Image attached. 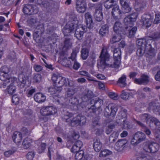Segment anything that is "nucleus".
Listing matches in <instances>:
<instances>
[{
  "label": "nucleus",
  "instance_id": "f257e3e1",
  "mask_svg": "<svg viewBox=\"0 0 160 160\" xmlns=\"http://www.w3.org/2000/svg\"><path fill=\"white\" fill-rule=\"evenodd\" d=\"M118 46L117 48L114 49L113 52L114 62L113 64L109 62V61L112 60L110 55L108 53L107 50L103 48L101 51V53L100 56V66L102 68H105V66L117 68L119 67L120 64V43H118Z\"/></svg>",
  "mask_w": 160,
  "mask_h": 160
},
{
  "label": "nucleus",
  "instance_id": "f03ea898",
  "mask_svg": "<svg viewBox=\"0 0 160 160\" xmlns=\"http://www.w3.org/2000/svg\"><path fill=\"white\" fill-rule=\"evenodd\" d=\"M151 38L139 39L136 41L138 49L136 52L137 55L139 56H142L144 53H146L151 56H154L156 54L154 49L151 48Z\"/></svg>",
  "mask_w": 160,
  "mask_h": 160
},
{
  "label": "nucleus",
  "instance_id": "7ed1b4c3",
  "mask_svg": "<svg viewBox=\"0 0 160 160\" xmlns=\"http://www.w3.org/2000/svg\"><path fill=\"white\" fill-rule=\"evenodd\" d=\"M10 72V68L6 66H2L0 68V79L4 82L2 86L3 88L6 87L10 83V80L12 79L9 74Z\"/></svg>",
  "mask_w": 160,
  "mask_h": 160
},
{
  "label": "nucleus",
  "instance_id": "20e7f679",
  "mask_svg": "<svg viewBox=\"0 0 160 160\" xmlns=\"http://www.w3.org/2000/svg\"><path fill=\"white\" fill-rule=\"evenodd\" d=\"M52 79L56 85L61 88V91L62 90V87L64 85L67 86L68 84L69 86H70L68 79L62 77L58 74H53L52 76Z\"/></svg>",
  "mask_w": 160,
  "mask_h": 160
},
{
  "label": "nucleus",
  "instance_id": "39448f33",
  "mask_svg": "<svg viewBox=\"0 0 160 160\" xmlns=\"http://www.w3.org/2000/svg\"><path fill=\"white\" fill-rule=\"evenodd\" d=\"M78 23L77 21H75L74 20L68 22L64 27L63 31L64 36H70L71 33L77 26Z\"/></svg>",
  "mask_w": 160,
  "mask_h": 160
},
{
  "label": "nucleus",
  "instance_id": "423d86ee",
  "mask_svg": "<svg viewBox=\"0 0 160 160\" xmlns=\"http://www.w3.org/2000/svg\"><path fill=\"white\" fill-rule=\"evenodd\" d=\"M146 138V135L144 133L140 132H138L133 135L131 140V143L134 146H136L145 141Z\"/></svg>",
  "mask_w": 160,
  "mask_h": 160
},
{
  "label": "nucleus",
  "instance_id": "0eeeda50",
  "mask_svg": "<svg viewBox=\"0 0 160 160\" xmlns=\"http://www.w3.org/2000/svg\"><path fill=\"white\" fill-rule=\"evenodd\" d=\"M22 12L25 15H31L38 13V10L36 5H33L32 4H25L23 7Z\"/></svg>",
  "mask_w": 160,
  "mask_h": 160
},
{
  "label": "nucleus",
  "instance_id": "6e6552de",
  "mask_svg": "<svg viewBox=\"0 0 160 160\" xmlns=\"http://www.w3.org/2000/svg\"><path fill=\"white\" fill-rule=\"evenodd\" d=\"M57 109L54 107L52 106L44 107L40 110L41 114L44 116L51 115L57 112Z\"/></svg>",
  "mask_w": 160,
  "mask_h": 160
},
{
  "label": "nucleus",
  "instance_id": "1a4fd4ad",
  "mask_svg": "<svg viewBox=\"0 0 160 160\" xmlns=\"http://www.w3.org/2000/svg\"><path fill=\"white\" fill-rule=\"evenodd\" d=\"M86 121V119L84 116H77L73 118L71 120L70 122L72 126H76L79 125L81 123L82 124H84Z\"/></svg>",
  "mask_w": 160,
  "mask_h": 160
},
{
  "label": "nucleus",
  "instance_id": "9d476101",
  "mask_svg": "<svg viewBox=\"0 0 160 160\" xmlns=\"http://www.w3.org/2000/svg\"><path fill=\"white\" fill-rule=\"evenodd\" d=\"M76 5V8L78 12L83 13L85 11L87 5L84 0H78Z\"/></svg>",
  "mask_w": 160,
  "mask_h": 160
},
{
  "label": "nucleus",
  "instance_id": "9b49d317",
  "mask_svg": "<svg viewBox=\"0 0 160 160\" xmlns=\"http://www.w3.org/2000/svg\"><path fill=\"white\" fill-rule=\"evenodd\" d=\"M137 30V28L135 27L133 28L132 27H127L124 31H122V33L126 35L129 38H132L134 36Z\"/></svg>",
  "mask_w": 160,
  "mask_h": 160
},
{
  "label": "nucleus",
  "instance_id": "f8f14e48",
  "mask_svg": "<svg viewBox=\"0 0 160 160\" xmlns=\"http://www.w3.org/2000/svg\"><path fill=\"white\" fill-rule=\"evenodd\" d=\"M159 147V145L158 144L152 143L145 146L143 149L146 152L155 153L158 150Z\"/></svg>",
  "mask_w": 160,
  "mask_h": 160
},
{
  "label": "nucleus",
  "instance_id": "ddd939ff",
  "mask_svg": "<svg viewBox=\"0 0 160 160\" xmlns=\"http://www.w3.org/2000/svg\"><path fill=\"white\" fill-rule=\"evenodd\" d=\"M94 97L92 92L88 89H86L82 93V99L83 102H87Z\"/></svg>",
  "mask_w": 160,
  "mask_h": 160
},
{
  "label": "nucleus",
  "instance_id": "4468645a",
  "mask_svg": "<svg viewBox=\"0 0 160 160\" xmlns=\"http://www.w3.org/2000/svg\"><path fill=\"white\" fill-rule=\"evenodd\" d=\"M134 6L136 11L139 12L146 7V2L142 0H135Z\"/></svg>",
  "mask_w": 160,
  "mask_h": 160
},
{
  "label": "nucleus",
  "instance_id": "2eb2a0df",
  "mask_svg": "<svg viewBox=\"0 0 160 160\" xmlns=\"http://www.w3.org/2000/svg\"><path fill=\"white\" fill-rule=\"evenodd\" d=\"M153 17L150 15H144L142 17L143 25L147 27H150L152 22Z\"/></svg>",
  "mask_w": 160,
  "mask_h": 160
},
{
  "label": "nucleus",
  "instance_id": "dca6fc26",
  "mask_svg": "<svg viewBox=\"0 0 160 160\" xmlns=\"http://www.w3.org/2000/svg\"><path fill=\"white\" fill-rule=\"evenodd\" d=\"M149 77L145 74L142 75L140 78H135L134 80V82L138 84H146L149 82Z\"/></svg>",
  "mask_w": 160,
  "mask_h": 160
},
{
  "label": "nucleus",
  "instance_id": "f3484780",
  "mask_svg": "<svg viewBox=\"0 0 160 160\" xmlns=\"http://www.w3.org/2000/svg\"><path fill=\"white\" fill-rule=\"evenodd\" d=\"M128 0H121V4L122 5L121 13H128L131 10V8L128 5Z\"/></svg>",
  "mask_w": 160,
  "mask_h": 160
},
{
  "label": "nucleus",
  "instance_id": "a211bd4d",
  "mask_svg": "<svg viewBox=\"0 0 160 160\" xmlns=\"http://www.w3.org/2000/svg\"><path fill=\"white\" fill-rule=\"evenodd\" d=\"M111 13L113 19L115 21L119 19V17L120 15V9L118 5H115L114 6L111 12Z\"/></svg>",
  "mask_w": 160,
  "mask_h": 160
},
{
  "label": "nucleus",
  "instance_id": "6ab92c4d",
  "mask_svg": "<svg viewBox=\"0 0 160 160\" xmlns=\"http://www.w3.org/2000/svg\"><path fill=\"white\" fill-rule=\"evenodd\" d=\"M103 102L102 99L99 98H97L91 100L90 103V105H92L95 107L100 108L103 104Z\"/></svg>",
  "mask_w": 160,
  "mask_h": 160
},
{
  "label": "nucleus",
  "instance_id": "aec40b11",
  "mask_svg": "<svg viewBox=\"0 0 160 160\" xmlns=\"http://www.w3.org/2000/svg\"><path fill=\"white\" fill-rule=\"evenodd\" d=\"M85 16L87 26L89 28H92L93 27L94 24L90 13L89 12H87L85 14Z\"/></svg>",
  "mask_w": 160,
  "mask_h": 160
},
{
  "label": "nucleus",
  "instance_id": "412c9836",
  "mask_svg": "<svg viewBox=\"0 0 160 160\" xmlns=\"http://www.w3.org/2000/svg\"><path fill=\"white\" fill-rule=\"evenodd\" d=\"M34 99L36 102L40 103L45 101L46 97L43 94L38 92L34 94Z\"/></svg>",
  "mask_w": 160,
  "mask_h": 160
},
{
  "label": "nucleus",
  "instance_id": "4be33fe9",
  "mask_svg": "<svg viewBox=\"0 0 160 160\" xmlns=\"http://www.w3.org/2000/svg\"><path fill=\"white\" fill-rule=\"evenodd\" d=\"M93 147L95 151L98 152L101 149L102 144L100 142L99 139L97 137L96 138L93 140Z\"/></svg>",
  "mask_w": 160,
  "mask_h": 160
},
{
  "label": "nucleus",
  "instance_id": "5701e85b",
  "mask_svg": "<svg viewBox=\"0 0 160 160\" xmlns=\"http://www.w3.org/2000/svg\"><path fill=\"white\" fill-rule=\"evenodd\" d=\"M12 138L14 142L16 143H20L22 140V134L19 132H15L12 135Z\"/></svg>",
  "mask_w": 160,
  "mask_h": 160
},
{
  "label": "nucleus",
  "instance_id": "b1692460",
  "mask_svg": "<svg viewBox=\"0 0 160 160\" xmlns=\"http://www.w3.org/2000/svg\"><path fill=\"white\" fill-rule=\"evenodd\" d=\"M7 86V88L5 90V91L7 92L10 95H12L14 94L16 91V88L14 85L12 83H9L4 88Z\"/></svg>",
  "mask_w": 160,
  "mask_h": 160
},
{
  "label": "nucleus",
  "instance_id": "393cba45",
  "mask_svg": "<svg viewBox=\"0 0 160 160\" xmlns=\"http://www.w3.org/2000/svg\"><path fill=\"white\" fill-rule=\"evenodd\" d=\"M18 79L20 84H18L19 87L21 88H22L26 86V82L27 81V77L24 75L21 74L19 76Z\"/></svg>",
  "mask_w": 160,
  "mask_h": 160
},
{
  "label": "nucleus",
  "instance_id": "a878e982",
  "mask_svg": "<svg viewBox=\"0 0 160 160\" xmlns=\"http://www.w3.org/2000/svg\"><path fill=\"white\" fill-rule=\"evenodd\" d=\"M109 27L107 24L104 25L102 26L99 30V33L102 37H104L108 33Z\"/></svg>",
  "mask_w": 160,
  "mask_h": 160
},
{
  "label": "nucleus",
  "instance_id": "bb28decb",
  "mask_svg": "<svg viewBox=\"0 0 160 160\" xmlns=\"http://www.w3.org/2000/svg\"><path fill=\"white\" fill-rule=\"evenodd\" d=\"M113 26V30L114 32L118 35H120V21L119 19L115 21Z\"/></svg>",
  "mask_w": 160,
  "mask_h": 160
},
{
  "label": "nucleus",
  "instance_id": "cd10ccee",
  "mask_svg": "<svg viewBox=\"0 0 160 160\" xmlns=\"http://www.w3.org/2000/svg\"><path fill=\"white\" fill-rule=\"evenodd\" d=\"M73 116V114L72 113H70L68 111L63 112L62 115V118L63 121L66 122H71V120L69 118L72 117Z\"/></svg>",
  "mask_w": 160,
  "mask_h": 160
},
{
  "label": "nucleus",
  "instance_id": "c85d7f7f",
  "mask_svg": "<svg viewBox=\"0 0 160 160\" xmlns=\"http://www.w3.org/2000/svg\"><path fill=\"white\" fill-rule=\"evenodd\" d=\"M76 92L75 88L73 87H70L67 89L66 92V96L68 98H71Z\"/></svg>",
  "mask_w": 160,
  "mask_h": 160
},
{
  "label": "nucleus",
  "instance_id": "c756f323",
  "mask_svg": "<svg viewBox=\"0 0 160 160\" xmlns=\"http://www.w3.org/2000/svg\"><path fill=\"white\" fill-rule=\"evenodd\" d=\"M48 91L51 94H53L57 93H58L61 91V88H58L57 85L54 87L49 88L48 89Z\"/></svg>",
  "mask_w": 160,
  "mask_h": 160
},
{
  "label": "nucleus",
  "instance_id": "7c9ffc66",
  "mask_svg": "<svg viewBox=\"0 0 160 160\" xmlns=\"http://www.w3.org/2000/svg\"><path fill=\"white\" fill-rule=\"evenodd\" d=\"M32 142V140L28 138H25L22 142L23 147L25 149L28 148L31 145V143Z\"/></svg>",
  "mask_w": 160,
  "mask_h": 160
},
{
  "label": "nucleus",
  "instance_id": "2f4dec72",
  "mask_svg": "<svg viewBox=\"0 0 160 160\" xmlns=\"http://www.w3.org/2000/svg\"><path fill=\"white\" fill-rule=\"evenodd\" d=\"M114 2V0H107L104 2V6L106 8L109 9L116 5Z\"/></svg>",
  "mask_w": 160,
  "mask_h": 160
},
{
  "label": "nucleus",
  "instance_id": "473e14b6",
  "mask_svg": "<svg viewBox=\"0 0 160 160\" xmlns=\"http://www.w3.org/2000/svg\"><path fill=\"white\" fill-rule=\"evenodd\" d=\"M79 52V49L76 47L72 50V52L71 54V56L69 58L71 59L72 61L76 60L75 58L76 57L77 54Z\"/></svg>",
  "mask_w": 160,
  "mask_h": 160
},
{
  "label": "nucleus",
  "instance_id": "72a5a7b5",
  "mask_svg": "<svg viewBox=\"0 0 160 160\" xmlns=\"http://www.w3.org/2000/svg\"><path fill=\"white\" fill-rule=\"evenodd\" d=\"M27 22L30 26L35 27L38 22V19L36 18H31L27 20Z\"/></svg>",
  "mask_w": 160,
  "mask_h": 160
},
{
  "label": "nucleus",
  "instance_id": "f704fd0d",
  "mask_svg": "<svg viewBox=\"0 0 160 160\" xmlns=\"http://www.w3.org/2000/svg\"><path fill=\"white\" fill-rule=\"evenodd\" d=\"M87 26L82 24H80L78 25H77L76 29L77 30L79 31L80 32H82V33L83 34L86 32L87 31Z\"/></svg>",
  "mask_w": 160,
  "mask_h": 160
},
{
  "label": "nucleus",
  "instance_id": "c9c22d12",
  "mask_svg": "<svg viewBox=\"0 0 160 160\" xmlns=\"http://www.w3.org/2000/svg\"><path fill=\"white\" fill-rule=\"evenodd\" d=\"M42 77L41 74H34L32 78L33 82L36 83H39L42 80Z\"/></svg>",
  "mask_w": 160,
  "mask_h": 160
},
{
  "label": "nucleus",
  "instance_id": "e433bc0d",
  "mask_svg": "<svg viewBox=\"0 0 160 160\" xmlns=\"http://www.w3.org/2000/svg\"><path fill=\"white\" fill-rule=\"evenodd\" d=\"M89 51L87 48H84L82 49L81 51V57L83 60H86L88 58V55Z\"/></svg>",
  "mask_w": 160,
  "mask_h": 160
},
{
  "label": "nucleus",
  "instance_id": "4c0bfd02",
  "mask_svg": "<svg viewBox=\"0 0 160 160\" xmlns=\"http://www.w3.org/2000/svg\"><path fill=\"white\" fill-rule=\"evenodd\" d=\"M152 117H151L150 115L147 113H144L141 116V118L142 121L143 122L146 121L147 123L150 124V118Z\"/></svg>",
  "mask_w": 160,
  "mask_h": 160
},
{
  "label": "nucleus",
  "instance_id": "58836bf2",
  "mask_svg": "<svg viewBox=\"0 0 160 160\" xmlns=\"http://www.w3.org/2000/svg\"><path fill=\"white\" fill-rule=\"evenodd\" d=\"M73 63V62L72 61L68 60L67 59H64L62 61V64L68 68H70L72 66V64Z\"/></svg>",
  "mask_w": 160,
  "mask_h": 160
},
{
  "label": "nucleus",
  "instance_id": "ea45409f",
  "mask_svg": "<svg viewBox=\"0 0 160 160\" xmlns=\"http://www.w3.org/2000/svg\"><path fill=\"white\" fill-rule=\"evenodd\" d=\"M94 16L95 20L98 22L102 21L103 18L102 12H95Z\"/></svg>",
  "mask_w": 160,
  "mask_h": 160
},
{
  "label": "nucleus",
  "instance_id": "a19ab883",
  "mask_svg": "<svg viewBox=\"0 0 160 160\" xmlns=\"http://www.w3.org/2000/svg\"><path fill=\"white\" fill-rule=\"evenodd\" d=\"M83 36V34L82 33V32H80L79 31L75 29L74 36L78 40L80 41L82 40Z\"/></svg>",
  "mask_w": 160,
  "mask_h": 160
},
{
  "label": "nucleus",
  "instance_id": "79ce46f5",
  "mask_svg": "<svg viewBox=\"0 0 160 160\" xmlns=\"http://www.w3.org/2000/svg\"><path fill=\"white\" fill-rule=\"evenodd\" d=\"M124 22L125 24L128 27H132L133 25V22L128 16L124 18Z\"/></svg>",
  "mask_w": 160,
  "mask_h": 160
},
{
  "label": "nucleus",
  "instance_id": "37998d69",
  "mask_svg": "<svg viewBox=\"0 0 160 160\" xmlns=\"http://www.w3.org/2000/svg\"><path fill=\"white\" fill-rule=\"evenodd\" d=\"M120 122V119L119 116H118L116 117V121L113 123H110L108 125V127L113 130V129L115 128V126L119 123Z\"/></svg>",
  "mask_w": 160,
  "mask_h": 160
},
{
  "label": "nucleus",
  "instance_id": "c03bdc74",
  "mask_svg": "<svg viewBox=\"0 0 160 160\" xmlns=\"http://www.w3.org/2000/svg\"><path fill=\"white\" fill-rule=\"evenodd\" d=\"M150 124L153 122L157 128H160V122L158 120L153 117L150 118Z\"/></svg>",
  "mask_w": 160,
  "mask_h": 160
},
{
  "label": "nucleus",
  "instance_id": "a18cd8bd",
  "mask_svg": "<svg viewBox=\"0 0 160 160\" xmlns=\"http://www.w3.org/2000/svg\"><path fill=\"white\" fill-rule=\"evenodd\" d=\"M75 158L76 160H81L82 159L83 155L84 152L83 151L80 150V151L76 153Z\"/></svg>",
  "mask_w": 160,
  "mask_h": 160
},
{
  "label": "nucleus",
  "instance_id": "49530a36",
  "mask_svg": "<svg viewBox=\"0 0 160 160\" xmlns=\"http://www.w3.org/2000/svg\"><path fill=\"white\" fill-rule=\"evenodd\" d=\"M149 108L152 110H158L159 108V104L154 102H152L149 103Z\"/></svg>",
  "mask_w": 160,
  "mask_h": 160
},
{
  "label": "nucleus",
  "instance_id": "de8ad7c7",
  "mask_svg": "<svg viewBox=\"0 0 160 160\" xmlns=\"http://www.w3.org/2000/svg\"><path fill=\"white\" fill-rule=\"evenodd\" d=\"M36 31H38L40 33L42 34L44 31V28L43 24H39L37 26L36 29L35 30Z\"/></svg>",
  "mask_w": 160,
  "mask_h": 160
},
{
  "label": "nucleus",
  "instance_id": "09e8293b",
  "mask_svg": "<svg viewBox=\"0 0 160 160\" xmlns=\"http://www.w3.org/2000/svg\"><path fill=\"white\" fill-rule=\"evenodd\" d=\"M69 103L73 105H77L79 103L78 99L76 97H71L69 101Z\"/></svg>",
  "mask_w": 160,
  "mask_h": 160
},
{
  "label": "nucleus",
  "instance_id": "8fccbe9b",
  "mask_svg": "<svg viewBox=\"0 0 160 160\" xmlns=\"http://www.w3.org/2000/svg\"><path fill=\"white\" fill-rule=\"evenodd\" d=\"M50 99L55 103L59 104L60 103V99L57 95H53L50 97Z\"/></svg>",
  "mask_w": 160,
  "mask_h": 160
},
{
  "label": "nucleus",
  "instance_id": "3c124183",
  "mask_svg": "<svg viewBox=\"0 0 160 160\" xmlns=\"http://www.w3.org/2000/svg\"><path fill=\"white\" fill-rule=\"evenodd\" d=\"M64 46L67 48H71L72 43L70 42V39L68 38H66L64 42Z\"/></svg>",
  "mask_w": 160,
  "mask_h": 160
},
{
  "label": "nucleus",
  "instance_id": "603ef678",
  "mask_svg": "<svg viewBox=\"0 0 160 160\" xmlns=\"http://www.w3.org/2000/svg\"><path fill=\"white\" fill-rule=\"evenodd\" d=\"M123 122L122 128L125 129H129L130 128V122L126 121L125 119H123Z\"/></svg>",
  "mask_w": 160,
  "mask_h": 160
},
{
  "label": "nucleus",
  "instance_id": "864d4df0",
  "mask_svg": "<svg viewBox=\"0 0 160 160\" xmlns=\"http://www.w3.org/2000/svg\"><path fill=\"white\" fill-rule=\"evenodd\" d=\"M126 76L124 75H122L121 77V87H123L126 85Z\"/></svg>",
  "mask_w": 160,
  "mask_h": 160
},
{
  "label": "nucleus",
  "instance_id": "5fc2aeb1",
  "mask_svg": "<svg viewBox=\"0 0 160 160\" xmlns=\"http://www.w3.org/2000/svg\"><path fill=\"white\" fill-rule=\"evenodd\" d=\"M35 153L33 151L28 152L26 155V158L28 160H32L34 158Z\"/></svg>",
  "mask_w": 160,
  "mask_h": 160
},
{
  "label": "nucleus",
  "instance_id": "6e6d98bb",
  "mask_svg": "<svg viewBox=\"0 0 160 160\" xmlns=\"http://www.w3.org/2000/svg\"><path fill=\"white\" fill-rule=\"evenodd\" d=\"M141 160H153V158L150 155L145 154L142 155Z\"/></svg>",
  "mask_w": 160,
  "mask_h": 160
},
{
  "label": "nucleus",
  "instance_id": "4d7b16f0",
  "mask_svg": "<svg viewBox=\"0 0 160 160\" xmlns=\"http://www.w3.org/2000/svg\"><path fill=\"white\" fill-rule=\"evenodd\" d=\"M102 5L100 3L96 4L95 7V12H97L99 13L100 12H102Z\"/></svg>",
  "mask_w": 160,
  "mask_h": 160
},
{
  "label": "nucleus",
  "instance_id": "13d9d810",
  "mask_svg": "<svg viewBox=\"0 0 160 160\" xmlns=\"http://www.w3.org/2000/svg\"><path fill=\"white\" fill-rule=\"evenodd\" d=\"M108 95L110 98L113 100H117L118 99V95L117 93L114 92H109Z\"/></svg>",
  "mask_w": 160,
  "mask_h": 160
},
{
  "label": "nucleus",
  "instance_id": "bf43d9fd",
  "mask_svg": "<svg viewBox=\"0 0 160 160\" xmlns=\"http://www.w3.org/2000/svg\"><path fill=\"white\" fill-rule=\"evenodd\" d=\"M121 98L123 99L127 100L129 98V94L124 91H122L121 95Z\"/></svg>",
  "mask_w": 160,
  "mask_h": 160
},
{
  "label": "nucleus",
  "instance_id": "052dcab7",
  "mask_svg": "<svg viewBox=\"0 0 160 160\" xmlns=\"http://www.w3.org/2000/svg\"><path fill=\"white\" fill-rule=\"evenodd\" d=\"M112 153V152L111 151L107 149H105L101 152V154L103 157H106L108 155H111Z\"/></svg>",
  "mask_w": 160,
  "mask_h": 160
},
{
  "label": "nucleus",
  "instance_id": "680f3d73",
  "mask_svg": "<svg viewBox=\"0 0 160 160\" xmlns=\"http://www.w3.org/2000/svg\"><path fill=\"white\" fill-rule=\"evenodd\" d=\"M120 35H118V38L116 36H114L111 39L110 42L111 44H113L116 42H119L120 41Z\"/></svg>",
  "mask_w": 160,
  "mask_h": 160
},
{
  "label": "nucleus",
  "instance_id": "e2e57ef3",
  "mask_svg": "<svg viewBox=\"0 0 160 160\" xmlns=\"http://www.w3.org/2000/svg\"><path fill=\"white\" fill-rule=\"evenodd\" d=\"M137 16L138 14L137 12L132 13L130 15L128 16L133 22L136 21Z\"/></svg>",
  "mask_w": 160,
  "mask_h": 160
},
{
  "label": "nucleus",
  "instance_id": "0e129e2a",
  "mask_svg": "<svg viewBox=\"0 0 160 160\" xmlns=\"http://www.w3.org/2000/svg\"><path fill=\"white\" fill-rule=\"evenodd\" d=\"M72 61L73 62V69L76 70H77L80 67V64L76 61V60H73Z\"/></svg>",
  "mask_w": 160,
  "mask_h": 160
},
{
  "label": "nucleus",
  "instance_id": "69168bd1",
  "mask_svg": "<svg viewBox=\"0 0 160 160\" xmlns=\"http://www.w3.org/2000/svg\"><path fill=\"white\" fill-rule=\"evenodd\" d=\"M15 152V151L14 150L11 149L5 152L4 154L5 156L9 157L11 155L13 154Z\"/></svg>",
  "mask_w": 160,
  "mask_h": 160
},
{
  "label": "nucleus",
  "instance_id": "338daca9",
  "mask_svg": "<svg viewBox=\"0 0 160 160\" xmlns=\"http://www.w3.org/2000/svg\"><path fill=\"white\" fill-rule=\"evenodd\" d=\"M12 102L17 104L19 102V99L17 95H13L12 97Z\"/></svg>",
  "mask_w": 160,
  "mask_h": 160
},
{
  "label": "nucleus",
  "instance_id": "774afa93",
  "mask_svg": "<svg viewBox=\"0 0 160 160\" xmlns=\"http://www.w3.org/2000/svg\"><path fill=\"white\" fill-rule=\"evenodd\" d=\"M160 21V14L157 13L155 14V17L154 21V22L155 24L159 23Z\"/></svg>",
  "mask_w": 160,
  "mask_h": 160
}]
</instances>
